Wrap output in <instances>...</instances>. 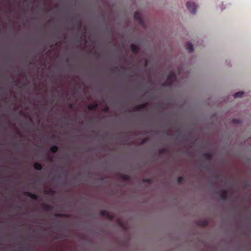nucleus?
Listing matches in <instances>:
<instances>
[{"label": "nucleus", "instance_id": "24", "mask_svg": "<svg viewBox=\"0 0 251 251\" xmlns=\"http://www.w3.org/2000/svg\"><path fill=\"white\" fill-rule=\"evenodd\" d=\"M76 26L77 27H81V24L80 23H78L77 25H76Z\"/></svg>", "mask_w": 251, "mask_h": 251}, {"label": "nucleus", "instance_id": "17", "mask_svg": "<svg viewBox=\"0 0 251 251\" xmlns=\"http://www.w3.org/2000/svg\"><path fill=\"white\" fill-rule=\"evenodd\" d=\"M56 217H67V215L64 214H56L55 215Z\"/></svg>", "mask_w": 251, "mask_h": 251}, {"label": "nucleus", "instance_id": "6", "mask_svg": "<svg viewBox=\"0 0 251 251\" xmlns=\"http://www.w3.org/2000/svg\"><path fill=\"white\" fill-rule=\"evenodd\" d=\"M228 193L226 190H223L221 191L220 198L222 201H226L227 199Z\"/></svg>", "mask_w": 251, "mask_h": 251}, {"label": "nucleus", "instance_id": "8", "mask_svg": "<svg viewBox=\"0 0 251 251\" xmlns=\"http://www.w3.org/2000/svg\"><path fill=\"white\" fill-rule=\"evenodd\" d=\"M131 52L134 54H137L139 52V48L135 44H131L130 46Z\"/></svg>", "mask_w": 251, "mask_h": 251}, {"label": "nucleus", "instance_id": "10", "mask_svg": "<svg viewBox=\"0 0 251 251\" xmlns=\"http://www.w3.org/2000/svg\"><path fill=\"white\" fill-rule=\"evenodd\" d=\"M34 167L36 170L40 171L42 169V165L39 163H35L34 164Z\"/></svg>", "mask_w": 251, "mask_h": 251}, {"label": "nucleus", "instance_id": "15", "mask_svg": "<svg viewBox=\"0 0 251 251\" xmlns=\"http://www.w3.org/2000/svg\"><path fill=\"white\" fill-rule=\"evenodd\" d=\"M243 94H244L243 92H237V93H235V94L234 95V97L235 98H241V97H242V96Z\"/></svg>", "mask_w": 251, "mask_h": 251}, {"label": "nucleus", "instance_id": "7", "mask_svg": "<svg viewBox=\"0 0 251 251\" xmlns=\"http://www.w3.org/2000/svg\"><path fill=\"white\" fill-rule=\"evenodd\" d=\"M24 194L26 196L29 197L31 199L35 200H37L38 199V196L34 194H32L29 192H24Z\"/></svg>", "mask_w": 251, "mask_h": 251}, {"label": "nucleus", "instance_id": "25", "mask_svg": "<svg viewBox=\"0 0 251 251\" xmlns=\"http://www.w3.org/2000/svg\"><path fill=\"white\" fill-rule=\"evenodd\" d=\"M48 160H50V161H52V158L49 155H48Z\"/></svg>", "mask_w": 251, "mask_h": 251}, {"label": "nucleus", "instance_id": "4", "mask_svg": "<svg viewBox=\"0 0 251 251\" xmlns=\"http://www.w3.org/2000/svg\"><path fill=\"white\" fill-rule=\"evenodd\" d=\"M100 215L105 217L109 220H112L114 219V216L105 210H101L100 212Z\"/></svg>", "mask_w": 251, "mask_h": 251}, {"label": "nucleus", "instance_id": "1", "mask_svg": "<svg viewBox=\"0 0 251 251\" xmlns=\"http://www.w3.org/2000/svg\"><path fill=\"white\" fill-rule=\"evenodd\" d=\"M176 76L174 72H171L167 76V79L163 85L166 86H171L173 83L176 80Z\"/></svg>", "mask_w": 251, "mask_h": 251}, {"label": "nucleus", "instance_id": "22", "mask_svg": "<svg viewBox=\"0 0 251 251\" xmlns=\"http://www.w3.org/2000/svg\"><path fill=\"white\" fill-rule=\"evenodd\" d=\"M147 140H148L147 138H145V139H143L141 141V144H145L147 141Z\"/></svg>", "mask_w": 251, "mask_h": 251}, {"label": "nucleus", "instance_id": "27", "mask_svg": "<svg viewBox=\"0 0 251 251\" xmlns=\"http://www.w3.org/2000/svg\"><path fill=\"white\" fill-rule=\"evenodd\" d=\"M68 107L69 108H73V104H69L68 105Z\"/></svg>", "mask_w": 251, "mask_h": 251}, {"label": "nucleus", "instance_id": "21", "mask_svg": "<svg viewBox=\"0 0 251 251\" xmlns=\"http://www.w3.org/2000/svg\"><path fill=\"white\" fill-rule=\"evenodd\" d=\"M200 225L202 226H205L207 225V222L205 221H202V222H201Z\"/></svg>", "mask_w": 251, "mask_h": 251}, {"label": "nucleus", "instance_id": "18", "mask_svg": "<svg viewBox=\"0 0 251 251\" xmlns=\"http://www.w3.org/2000/svg\"><path fill=\"white\" fill-rule=\"evenodd\" d=\"M183 179V177L182 176H179L177 178V181L178 184H180L182 182Z\"/></svg>", "mask_w": 251, "mask_h": 251}, {"label": "nucleus", "instance_id": "5", "mask_svg": "<svg viewBox=\"0 0 251 251\" xmlns=\"http://www.w3.org/2000/svg\"><path fill=\"white\" fill-rule=\"evenodd\" d=\"M147 104L146 103L138 104L134 107L133 111L136 112L139 111L142 109L146 108L147 107Z\"/></svg>", "mask_w": 251, "mask_h": 251}, {"label": "nucleus", "instance_id": "19", "mask_svg": "<svg viewBox=\"0 0 251 251\" xmlns=\"http://www.w3.org/2000/svg\"><path fill=\"white\" fill-rule=\"evenodd\" d=\"M143 181L147 183H151V180L150 178H146L143 179Z\"/></svg>", "mask_w": 251, "mask_h": 251}, {"label": "nucleus", "instance_id": "9", "mask_svg": "<svg viewBox=\"0 0 251 251\" xmlns=\"http://www.w3.org/2000/svg\"><path fill=\"white\" fill-rule=\"evenodd\" d=\"M98 107V105L97 103H92L88 105L87 108L90 110H96Z\"/></svg>", "mask_w": 251, "mask_h": 251}, {"label": "nucleus", "instance_id": "2", "mask_svg": "<svg viewBox=\"0 0 251 251\" xmlns=\"http://www.w3.org/2000/svg\"><path fill=\"white\" fill-rule=\"evenodd\" d=\"M186 7L191 13H196L197 6L195 2L192 1H188L186 3Z\"/></svg>", "mask_w": 251, "mask_h": 251}, {"label": "nucleus", "instance_id": "14", "mask_svg": "<svg viewBox=\"0 0 251 251\" xmlns=\"http://www.w3.org/2000/svg\"><path fill=\"white\" fill-rule=\"evenodd\" d=\"M203 157L206 160H210L212 158V155L209 153H205L203 155Z\"/></svg>", "mask_w": 251, "mask_h": 251}, {"label": "nucleus", "instance_id": "12", "mask_svg": "<svg viewBox=\"0 0 251 251\" xmlns=\"http://www.w3.org/2000/svg\"><path fill=\"white\" fill-rule=\"evenodd\" d=\"M186 47H187V49L188 50V51L190 52H192L193 51V50H194L193 47V45L191 43H188L187 44Z\"/></svg>", "mask_w": 251, "mask_h": 251}, {"label": "nucleus", "instance_id": "11", "mask_svg": "<svg viewBox=\"0 0 251 251\" xmlns=\"http://www.w3.org/2000/svg\"><path fill=\"white\" fill-rule=\"evenodd\" d=\"M58 147L57 145H54L50 147V151L53 153H56L58 150Z\"/></svg>", "mask_w": 251, "mask_h": 251}, {"label": "nucleus", "instance_id": "26", "mask_svg": "<svg viewBox=\"0 0 251 251\" xmlns=\"http://www.w3.org/2000/svg\"><path fill=\"white\" fill-rule=\"evenodd\" d=\"M108 109H109L108 107H106L104 108V111H105V112H107L108 111Z\"/></svg>", "mask_w": 251, "mask_h": 251}, {"label": "nucleus", "instance_id": "23", "mask_svg": "<svg viewBox=\"0 0 251 251\" xmlns=\"http://www.w3.org/2000/svg\"><path fill=\"white\" fill-rule=\"evenodd\" d=\"M233 122L234 123H239L240 122L238 120L233 119Z\"/></svg>", "mask_w": 251, "mask_h": 251}, {"label": "nucleus", "instance_id": "13", "mask_svg": "<svg viewBox=\"0 0 251 251\" xmlns=\"http://www.w3.org/2000/svg\"><path fill=\"white\" fill-rule=\"evenodd\" d=\"M43 208L45 210H50L52 209V207L50 205L43 203L42 204Z\"/></svg>", "mask_w": 251, "mask_h": 251}, {"label": "nucleus", "instance_id": "16", "mask_svg": "<svg viewBox=\"0 0 251 251\" xmlns=\"http://www.w3.org/2000/svg\"><path fill=\"white\" fill-rule=\"evenodd\" d=\"M121 177L126 180H128L130 179L129 176L126 175H121Z\"/></svg>", "mask_w": 251, "mask_h": 251}, {"label": "nucleus", "instance_id": "3", "mask_svg": "<svg viewBox=\"0 0 251 251\" xmlns=\"http://www.w3.org/2000/svg\"><path fill=\"white\" fill-rule=\"evenodd\" d=\"M134 18L135 20L137 21L141 25H144V21L142 18L141 14L139 12H135L134 13Z\"/></svg>", "mask_w": 251, "mask_h": 251}, {"label": "nucleus", "instance_id": "20", "mask_svg": "<svg viewBox=\"0 0 251 251\" xmlns=\"http://www.w3.org/2000/svg\"><path fill=\"white\" fill-rule=\"evenodd\" d=\"M160 154H163L164 152L166 151V149L164 148L161 149L159 151Z\"/></svg>", "mask_w": 251, "mask_h": 251}]
</instances>
